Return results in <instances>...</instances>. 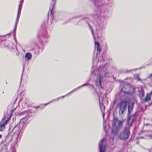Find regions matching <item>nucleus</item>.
<instances>
[{
  "mask_svg": "<svg viewBox=\"0 0 152 152\" xmlns=\"http://www.w3.org/2000/svg\"><path fill=\"white\" fill-rule=\"evenodd\" d=\"M128 103L129 102L126 100H124L119 103V114H122L126 110Z\"/></svg>",
  "mask_w": 152,
  "mask_h": 152,
  "instance_id": "f257e3e1",
  "label": "nucleus"
},
{
  "mask_svg": "<svg viewBox=\"0 0 152 152\" xmlns=\"http://www.w3.org/2000/svg\"><path fill=\"white\" fill-rule=\"evenodd\" d=\"M123 122V121H118L116 118H114L112 124L113 129H118L120 128L122 126Z\"/></svg>",
  "mask_w": 152,
  "mask_h": 152,
  "instance_id": "f03ea898",
  "label": "nucleus"
},
{
  "mask_svg": "<svg viewBox=\"0 0 152 152\" xmlns=\"http://www.w3.org/2000/svg\"><path fill=\"white\" fill-rule=\"evenodd\" d=\"M129 134L130 133L129 130L126 129L121 133L119 137L120 139L124 140L128 137Z\"/></svg>",
  "mask_w": 152,
  "mask_h": 152,
  "instance_id": "7ed1b4c3",
  "label": "nucleus"
},
{
  "mask_svg": "<svg viewBox=\"0 0 152 152\" xmlns=\"http://www.w3.org/2000/svg\"><path fill=\"white\" fill-rule=\"evenodd\" d=\"M106 140L103 138L100 142L99 145L100 152H105L106 151Z\"/></svg>",
  "mask_w": 152,
  "mask_h": 152,
  "instance_id": "20e7f679",
  "label": "nucleus"
},
{
  "mask_svg": "<svg viewBox=\"0 0 152 152\" xmlns=\"http://www.w3.org/2000/svg\"><path fill=\"white\" fill-rule=\"evenodd\" d=\"M5 117L2 119L0 122V131H3V129L5 128V125L7 124V122L10 120V118L6 120H5Z\"/></svg>",
  "mask_w": 152,
  "mask_h": 152,
  "instance_id": "39448f33",
  "label": "nucleus"
},
{
  "mask_svg": "<svg viewBox=\"0 0 152 152\" xmlns=\"http://www.w3.org/2000/svg\"><path fill=\"white\" fill-rule=\"evenodd\" d=\"M31 57L32 55L30 53H27L25 54V58L26 60L28 61L31 59Z\"/></svg>",
  "mask_w": 152,
  "mask_h": 152,
  "instance_id": "423d86ee",
  "label": "nucleus"
},
{
  "mask_svg": "<svg viewBox=\"0 0 152 152\" xmlns=\"http://www.w3.org/2000/svg\"><path fill=\"white\" fill-rule=\"evenodd\" d=\"M95 47L97 48L98 51L100 52L101 50V48L99 47V42L95 41Z\"/></svg>",
  "mask_w": 152,
  "mask_h": 152,
  "instance_id": "0eeeda50",
  "label": "nucleus"
},
{
  "mask_svg": "<svg viewBox=\"0 0 152 152\" xmlns=\"http://www.w3.org/2000/svg\"><path fill=\"white\" fill-rule=\"evenodd\" d=\"M133 118H132V117H130L129 118V119L128 120V124L129 125H132V123L133 122Z\"/></svg>",
  "mask_w": 152,
  "mask_h": 152,
  "instance_id": "6e6552de",
  "label": "nucleus"
},
{
  "mask_svg": "<svg viewBox=\"0 0 152 152\" xmlns=\"http://www.w3.org/2000/svg\"><path fill=\"white\" fill-rule=\"evenodd\" d=\"M96 85L98 86H101V81L100 78H99L96 81Z\"/></svg>",
  "mask_w": 152,
  "mask_h": 152,
  "instance_id": "1a4fd4ad",
  "label": "nucleus"
},
{
  "mask_svg": "<svg viewBox=\"0 0 152 152\" xmlns=\"http://www.w3.org/2000/svg\"><path fill=\"white\" fill-rule=\"evenodd\" d=\"M53 1V5H54V3H55V0H54L53 1ZM54 6L53 5V6H51L50 7V13L51 14H52V9L54 7ZM50 12V11L49 12Z\"/></svg>",
  "mask_w": 152,
  "mask_h": 152,
  "instance_id": "9d476101",
  "label": "nucleus"
},
{
  "mask_svg": "<svg viewBox=\"0 0 152 152\" xmlns=\"http://www.w3.org/2000/svg\"><path fill=\"white\" fill-rule=\"evenodd\" d=\"M151 99V96L150 95L148 94L147 95L146 97V98L145 100L146 101H147L148 100H149L150 99Z\"/></svg>",
  "mask_w": 152,
  "mask_h": 152,
  "instance_id": "9b49d317",
  "label": "nucleus"
},
{
  "mask_svg": "<svg viewBox=\"0 0 152 152\" xmlns=\"http://www.w3.org/2000/svg\"><path fill=\"white\" fill-rule=\"evenodd\" d=\"M22 4H21V2H20V4L19 6V9H18V11L20 9V7L22 6ZM19 12L18 11V17H17V20H18V16H19Z\"/></svg>",
  "mask_w": 152,
  "mask_h": 152,
  "instance_id": "f8f14e48",
  "label": "nucleus"
},
{
  "mask_svg": "<svg viewBox=\"0 0 152 152\" xmlns=\"http://www.w3.org/2000/svg\"><path fill=\"white\" fill-rule=\"evenodd\" d=\"M100 108L102 110V109H104V107L103 105V104H100Z\"/></svg>",
  "mask_w": 152,
  "mask_h": 152,
  "instance_id": "ddd939ff",
  "label": "nucleus"
},
{
  "mask_svg": "<svg viewBox=\"0 0 152 152\" xmlns=\"http://www.w3.org/2000/svg\"><path fill=\"white\" fill-rule=\"evenodd\" d=\"M132 110V107H130L129 106H128V112L129 113L130 111Z\"/></svg>",
  "mask_w": 152,
  "mask_h": 152,
  "instance_id": "4468645a",
  "label": "nucleus"
},
{
  "mask_svg": "<svg viewBox=\"0 0 152 152\" xmlns=\"http://www.w3.org/2000/svg\"><path fill=\"white\" fill-rule=\"evenodd\" d=\"M47 104H43V105H44V106H45Z\"/></svg>",
  "mask_w": 152,
  "mask_h": 152,
  "instance_id": "2eb2a0df",
  "label": "nucleus"
},
{
  "mask_svg": "<svg viewBox=\"0 0 152 152\" xmlns=\"http://www.w3.org/2000/svg\"><path fill=\"white\" fill-rule=\"evenodd\" d=\"M1 135L0 134V139L1 138Z\"/></svg>",
  "mask_w": 152,
  "mask_h": 152,
  "instance_id": "dca6fc26",
  "label": "nucleus"
},
{
  "mask_svg": "<svg viewBox=\"0 0 152 152\" xmlns=\"http://www.w3.org/2000/svg\"><path fill=\"white\" fill-rule=\"evenodd\" d=\"M151 94L152 95V91L151 92Z\"/></svg>",
  "mask_w": 152,
  "mask_h": 152,
  "instance_id": "f3484780",
  "label": "nucleus"
},
{
  "mask_svg": "<svg viewBox=\"0 0 152 152\" xmlns=\"http://www.w3.org/2000/svg\"><path fill=\"white\" fill-rule=\"evenodd\" d=\"M92 33L93 34V32L92 31Z\"/></svg>",
  "mask_w": 152,
  "mask_h": 152,
  "instance_id": "a211bd4d",
  "label": "nucleus"
}]
</instances>
